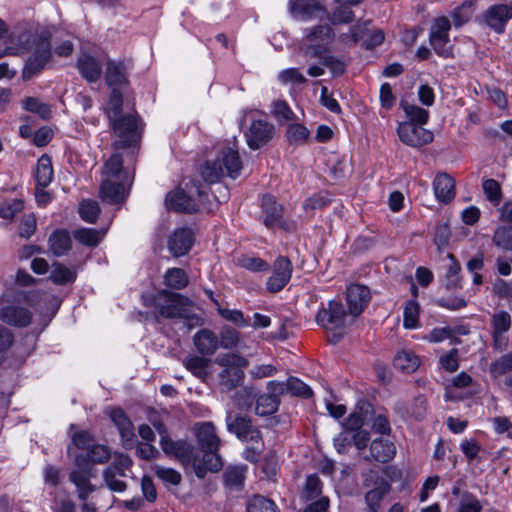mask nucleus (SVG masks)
Listing matches in <instances>:
<instances>
[{"mask_svg":"<svg viewBox=\"0 0 512 512\" xmlns=\"http://www.w3.org/2000/svg\"><path fill=\"white\" fill-rule=\"evenodd\" d=\"M123 96L119 89L113 88L104 107L113 135L116 148H128L135 145L140 138L138 120L133 113L123 114Z\"/></svg>","mask_w":512,"mask_h":512,"instance_id":"obj_1","label":"nucleus"},{"mask_svg":"<svg viewBox=\"0 0 512 512\" xmlns=\"http://www.w3.org/2000/svg\"><path fill=\"white\" fill-rule=\"evenodd\" d=\"M51 35L48 31H42L39 34L32 35L24 32L19 35V47L16 48L17 53L22 50H29L34 46L32 56L26 61L23 69L22 77L29 80L36 74L40 73L51 57Z\"/></svg>","mask_w":512,"mask_h":512,"instance_id":"obj_2","label":"nucleus"},{"mask_svg":"<svg viewBox=\"0 0 512 512\" xmlns=\"http://www.w3.org/2000/svg\"><path fill=\"white\" fill-rule=\"evenodd\" d=\"M143 304L153 309V316L158 322L160 318L178 319L183 315L185 306H190L192 302L179 293L163 289L155 294L144 296Z\"/></svg>","mask_w":512,"mask_h":512,"instance_id":"obj_3","label":"nucleus"},{"mask_svg":"<svg viewBox=\"0 0 512 512\" xmlns=\"http://www.w3.org/2000/svg\"><path fill=\"white\" fill-rule=\"evenodd\" d=\"M315 320L318 325L331 332L329 341L338 343L344 336L346 327L354 320L347 313L344 305L336 300H331L326 307H322Z\"/></svg>","mask_w":512,"mask_h":512,"instance_id":"obj_4","label":"nucleus"},{"mask_svg":"<svg viewBox=\"0 0 512 512\" xmlns=\"http://www.w3.org/2000/svg\"><path fill=\"white\" fill-rule=\"evenodd\" d=\"M334 38V30L329 25L306 28L299 43V51L308 59L321 58L329 51Z\"/></svg>","mask_w":512,"mask_h":512,"instance_id":"obj_5","label":"nucleus"},{"mask_svg":"<svg viewBox=\"0 0 512 512\" xmlns=\"http://www.w3.org/2000/svg\"><path fill=\"white\" fill-rule=\"evenodd\" d=\"M22 294L13 290L0 296V320L15 327H27L31 324L32 312L21 305Z\"/></svg>","mask_w":512,"mask_h":512,"instance_id":"obj_6","label":"nucleus"},{"mask_svg":"<svg viewBox=\"0 0 512 512\" xmlns=\"http://www.w3.org/2000/svg\"><path fill=\"white\" fill-rule=\"evenodd\" d=\"M215 363L223 369L219 373V384L225 391L235 389L244 379V369L249 362L246 358L237 354H223L215 359Z\"/></svg>","mask_w":512,"mask_h":512,"instance_id":"obj_7","label":"nucleus"},{"mask_svg":"<svg viewBox=\"0 0 512 512\" xmlns=\"http://www.w3.org/2000/svg\"><path fill=\"white\" fill-rule=\"evenodd\" d=\"M362 485L367 492L365 494V512H379L383 498L390 492L389 482L375 470L362 473Z\"/></svg>","mask_w":512,"mask_h":512,"instance_id":"obj_8","label":"nucleus"},{"mask_svg":"<svg viewBox=\"0 0 512 512\" xmlns=\"http://www.w3.org/2000/svg\"><path fill=\"white\" fill-rule=\"evenodd\" d=\"M74 464L75 468L69 473V481L75 485L78 499L86 501L96 490V486L91 483L95 469L82 454L75 457Z\"/></svg>","mask_w":512,"mask_h":512,"instance_id":"obj_9","label":"nucleus"},{"mask_svg":"<svg viewBox=\"0 0 512 512\" xmlns=\"http://www.w3.org/2000/svg\"><path fill=\"white\" fill-rule=\"evenodd\" d=\"M227 430L242 441L260 443L262 434L245 414L229 411L226 416Z\"/></svg>","mask_w":512,"mask_h":512,"instance_id":"obj_10","label":"nucleus"},{"mask_svg":"<svg viewBox=\"0 0 512 512\" xmlns=\"http://www.w3.org/2000/svg\"><path fill=\"white\" fill-rule=\"evenodd\" d=\"M451 23L447 17L435 19L431 30L429 41L435 52L441 57L452 56V46L450 45L449 31Z\"/></svg>","mask_w":512,"mask_h":512,"instance_id":"obj_11","label":"nucleus"},{"mask_svg":"<svg viewBox=\"0 0 512 512\" xmlns=\"http://www.w3.org/2000/svg\"><path fill=\"white\" fill-rule=\"evenodd\" d=\"M262 212L264 214L263 223L267 228L280 227L287 231H294V223H286L283 220V207L278 204L275 197L266 194L262 198Z\"/></svg>","mask_w":512,"mask_h":512,"instance_id":"obj_12","label":"nucleus"},{"mask_svg":"<svg viewBox=\"0 0 512 512\" xmlns=\"http://www.w3.org/2000/svg\"><path fill=\"white\" fill-rule=\"evenodd\" d=\"M400 140L414 148L424 146L433 140V133L412 122L400 123L397 129Z\"/></svg>","mask_w":512,"mask_h":512,"instance_id":"obj_13","label":"nucleus"},{"mask_svg":"<svg viewBox=\"0 0 512 512\" xmlns=\"http://www.w3.org/2000/svg\"><path fill=\"white\" fill-rule=\"evenodd\" d=\"M274 134L273 124L265 120H254L245 132V137L249 148L257 150L271 141Z\"/></svg>","mask_w":512,"mask_h":512,"instance_id":"obj_14","label":"nucleus"},{"mask_svg":"<svg viewBox=\"0 0 512 512\" xmlns=\"http://www.w3.org/2000/svg\"><path fill=\"white\" fill-rule=\"evenodd\" d=\"M160 446L168 456L175 457L183 465H191L196 449L185 440L174 441L169 436L161 437Z\"/></svg>","mask_w":512,"mask_h":512,"instance_id":"obj_15","label":"nucleus"},{"mask_svg":"<svg viewBox=\"0 0 512 512\" xmlns=\"http://www.w3.org/2000/svg\"><path fill=\"white\" fill-rule=\"evenodd\" d=\"M291 275V261L283 256L278 257L274 263L273 274L267 281V289L273 293L281 291L289 282Z\"/></svg>","mask_w":512,"mask_h":512,"instance_id":"obj_16","label":"nucleus"},{"mask_svg":"<svg viewBox=\"0 0 512 512\" xmlns=\"http://www.w3.org/2000/svg\"><path fill=\"white\" fill-rule=\"evenodd\" d=\"M129 67L121 60H108L104 72L105 83L108 87L123 88L129 84L128 80Z\"/></svg>","mask_w":512,"mask_h":512,"instance_id":"obj_17","label":"nucleus"},{"mask_svg":"<svg viewBox=\"0 0 512 512\" xmlns=\"http://www.w3.org/2000/svg\"><path fill=\"white\" fill-rule=\"evenodd\" d=\"M370 290L360 284H352L347 288V303L352 319L358 317L370 301Z\"/></svg>","mask_w":512,"mask_h":512,"instance_id":"obj_18","label":"nucleus"},{"mask_svg":"<svg viewBox=\"0 0 512 512\" xmlns=\"http://www.w3.org/2000/svg\"><path fill=\"white\" fill-rule=\"evenodd\" d=\"M110 418L118 428L122 445L125 449H131L135 444L134 426L126 413L121 408H113L110 410Z\"/></svg>","mask_w":512,"mask_h":512,"instance_id":"obj_19","label":"nucleus"},{"mask_svg":"<svg viewBox=\"0 0 512 512\" xmlns=\"http://www.w3.org/2000/svg\"><path fill=\"white\" fill-rule=\"evenodd\" d=\"M191 466L196 476L203 478L206 476L207 472H218L222 468L223 462L218 451L203 452L202 459L199 458L198 452L196 451Z\"/></svg>","mask_w":512,"mask_h":512,"instance_id":"obj_20","label":"nucleus"},{"mask_svg":"<svg viewBox=\"0 0 512 512\" xmlns=\"http://www.w3.org/2000/svg\"><path fill=\"white\" fill-rule=\"evenodd\" d=\"M194 236L191 229H176L168 240V249L174 257L187 254L192 248Z\"/></svg>","mask_w":512,"mask_h":512,"instance_id":"obj_21","label":"nucleus"},{"mask_svg":"<svg viewBox=\"0 0 512 512\" xmlns=\"http://www.w3.org/2000/svg\"><path fill=\"white\" fill-rule=\"evenodd\" d=\"M491 324L493 328V342L495 348L503 350L507 345L504 334L511 327V317L506 311H499L492 315Z\"/></svg>","mask_w":512,"mask_h":512,"instance_id":"obj_22","label":"nucleus"},{"mask_svg":"<svg viewBox=\"0 0 512 512\" xmlns=\"http://www.w3.org/2000/svg\"><path fill=\"white\" fill-rule=\"evenodd\" d=\"M512 18V5L499 4L490 7L485 14L486 23L497 33H502Z\"/></svg>","mask_w":512,"mask_h":512,"instance_id":"obj_23","label":"nucleus"},{"mask_svg":"<svg viewBox=\"0 0 512 512\" xmlns=\"http://www.w3.org/2000/svg\"><path fill=\"white\" fill-rule=\"evenodd\" d=\"M166 205L169 209L182 213H193L198 211V204L187 192L177 189L166 197Z\"/></svg>","mask_w":512,"mask_h":512,"instance_id":"obj_24","label":"nucleus"},{"mask_svg":"<svg viewBox=\"0 0 512 512\" xmlns=\"http://www.w3.org/2000/svg\"><path fill=\"white\" fill-rule=\"evenodd\" d=\"M290 12L302 20L322 18L323 7L316 0H289Z\"/></svg>","mask_w":512,"mask_h":512,"instance_id":"obj_25","label":"nucleus"},{"mask_svg":"<svg viewBox=\"0 0 512 512\" xmlns=\"http://www.w3.org/2000/svg\"><path fill=\"white\" fill-rule=\"evenodd\" d=\"M196 437L202 452L218 451L220 446V439L216 435L215 427L212 423H202L197 428Z\"/></svg>","mask_w":512,"mask_h":512,"instance_id":"obj_26","label":"nucleus"},{"mask_svg":"<svg viewBox=\"0 0 512 512\" xmlns=\"http://www.w3.org/2000/svg\"><path fill=\"white\" fill-rule=\"evenodd\" d=\"M124 179L103 178L100 186V194L103 200L110 203H119L125 198Z\"/></svg>","mask_w":512,"mask_h":512,"instance_id":"obj_27","label":"nucleus"},{"mask_svg":"<svg viewBox=\"0 0 512 512\" xmlns=\"http://www.w3.org/2000/svg\"><path fill=\"white\" fill-rule=\"evenodd\" d=\"M196 350L203 356L213 355L219 347L217 335L209 329L199 330L193 337Z\"/></svg>","mask_w":512,"mask_h":512,"instance_id":"obj_28","label":"nucleus"},{"mask_svg":"<svg viewBox=\"0 0 512 512\" xmlns=\"http://www.w3.org/2000/svg\"><path fill=\"white\" fill-rule=\"evenodd\" d=\"M433 188L436 198L442 203H448L455 197V181L447 173L435 177Z\"/></svg>","mask_w":512,"mask_h":512,"instance_id":"obj_29","label":"nucleus"},{"mask_svg":"<svg viewBox=\"0 0 512 512\" xmlns=\"http://www.w3.org/2000/svg\"><path fill=\"white\" fill-rule=\"evenodd\" d=\"M77 67L82 77L90 83L98 81L101 77L102 64L90 55L84 54L79 57Z\"/></svg>","mask_w":512,"mask_h":512,"instance_id":"obj_30","label":"nucleus"},{"mask_svg":"<svg viewBox=\"0 0 512 512\" xmlns=\"http://www.w3.org/2000/svg\"><path fill=\"white\" fill-rule=\"evenodd\" d=\"M395 455V446L392 442L383 439H374L370 444V456L364 457L365 460H375L386 463Z\"/></svg>","mask_w":512,"mask_h":512,"instance_id":"obj_31","label":"nucleus"},{"mask_svg":"<svg viewBox=\"0 0 512 512\" xmlns=\"http://www.w3.org/2000/svg\"><path fill=\"white\" fill-rule=\"evenodd\" d=\"M224 168V173L231 177L236 178L242 169V162L237 150L226 148L222 152V158L219 159Z\"/></svg>","mask_w":512,"mask_h":512,"instance_id":"obj_32","label":"nucleus"},{"mask_svg":"<svg viewBox=\"0 0 512 512\" xmlns=\"http://www.w3.org/2000/svg\"><path fill=\"white\" fill-rule=\"evenodd\" d=\"M53 178V168H52V162L50 157L43 155L39 158L37 167H36V173H35V179L36 184L38 187L45 188L47 187Z\"/></svg>","mask_w":512,"mask_h":512,"instance_id":"obj_33","label":"nucleus"},{"mask_svg":"<svg viewBox=\"0 0 512 512\" xmlns=\"http://www.w3.org/2000/svg\"><path fill=\"white\" fill-rule=\"evenodd\" d=\"M210 359L197 355H189L183 360V365L197 378L204 380L207 375V368L210 364Z\"/></svg>","mask_w":512,"mask_h":512,"instance_id":"obj_34","label":"nucleus"},{"mask_svg":"<svg viewBox=\"0 0 512 512\" xmlns=\"http://www.w3.org/2000/svg\"><path fill=\"white\" fill-rule=\"evenodd\" d=\"M247 466L235 465L226 469L223 474L224 484L233 489H241L244 484Z\"/></svg>","mask_w":512,"mask_h":512,"instance_id":"obj_35","label":"nucleus"},{"mask_svg":"<svg viewBox=\"0 0 512 512\" xmlns=\"http://www.w3.org/2000/svg\"><path fill=\"white\" fill-rule=\"evenodd\" d=\"M49 246L55 256L65 255L71 249V238L65 231H56L49 238Z\"/></svg>","mask_w":512,"mask_h":512,"instance_id":"obj_36","label":"nucleus"},{"mask_svg":"<svg viewBox=\"0 0 512 512\" xmlns=\"http://www.w3.org/2000/svg\"><path fill=\"white\" fill-rule=\"evenodd\" d=\"M189 283L187 273L181 268H169L164 274V284L175 290L185 288Z\"/></svg>","mask_w":512,"mask_h":512,"instance_id":"obj_37","label":"nucleus"},{"mask_svg":"<svg viewBox=\"0 0 512 512\" xmlns=\"http://www.w3.org/2000/svg\"><path fill=\"white\" fill-rule=\"evenodd\" d=\"M420 360L418 356L408 350L399 352L394 358V366L406 373L414 372L419 366Z\"/></svg>","mask_w":512,"mask_h":512,"instance_id":"obj_38","label":"nucleus"},{"mask_svg":"<svg viewBox=\"0 0 512 512\" xmlns=\"http://www.w3.org/2000/svg\"><path fill=\"white\" fill-rule=\"evenodd\" d=\"M103 480L105 485L112 492L122 493L127 489V484L123 480L122 477H125L126 474L122 472H114L112 469H104L103 470Z\"/></svg>","mask_w":512,"mask_h":512,"instance_id":"obj_39","label":"nucleus"},{"mask_svg":"<svg viewBox=\"0 0 512 512\" xmlns=\"http://www.w3.org/2000/svg\"><path fill=\"white\" fill-rule=\"evenodd\" d=\"M76 278V271L69 269L68 267L54 263L49 279L55 284L64 285L69 282H73Z\"/></svg>","mask_w":512,"mask_h":512,"instance_id":"obj_40","label":"nucleus"},{"mask_svg":"<svg viewBox=\"0 0 512 512\" xmlns=\"http://www.w3.org/2000/svg\"><path fill=\"white\" fill-rule=\"evenodd\" d=\"M247 512H279V509L271 499L254 495L247 503Z\"/></svg>","mask_w":512,"mask_h":512,"instance_id":"obj_41","label":"nucleus"},{"mask_svg":"<svg viewBox=\"0 0 512 512\" xmlns=\"http://www.w3.org/2000/svg\"><path fill=\"white\" fill-rule=\"evenodd\" d=\"M124 179L123 160L121 155L113 154L103 167V178Z\"/></svg>","mask_w":512,"mask_h":512,"instance_id":"obj_42","label":"nucleus"},{"mask_svg":"<svg viewBox=\"0 0 512 512\" xmlns=\"http://www.w3.org/2000/svg\"><path fill=\"white\" fill-rule=\"evenodd\" d=\"M279 406V398L274 395H261L256 400L255 412L260 416L271 415L277 411Z\"/></svg>","mask_w":512,"mask_h":512,"instance_id":"obj_43","label":"nucleus"},{"mask_svg":"<svg viewBox=\"0 0 512 512\" xmlns=\"http://www.w3.org/2000/svg\"><path fill=\"white\" fill-rule=\"evenodd\" d=\"M103 232L91 229L81 228L73 232L74 238L83 245L96 246L103 237Z\"/></svg>","mask_w":512,"mask_h":512,"instance_id":"obj_44","label":"nucleus"},{"mask_svg":"<svg viewBox=\"0 0 512 512\" xmlns=\"http://www.w3.org/2000/svg\"><path fill=\"white\" fill-rule=\"evenodd\" d=\"M447 257L450 260V264L445 275V285L447 289L453 290L460 286L459 272L461 266L453 254H448Z\"/></svg>","mask_w":512,"mask_h":512,"instance_id":"obj_45","label":"nucleus"},{"mask_svg":"<svg viewBox=\"0 0 512 512\" xmlns=\"http://www.w3.org/2000/svg\"><path fill=\"white\" fill-rule=\"evenodd\" d=\"M87 462L94 464H103L106 463L110 457L111 453L107 446L95 444L88 447L87 454L83 455Z\"/></svg>","mask_w":512,"mask_h":512,"instance_id":"obj_46","label":"nucleus"},{"mask_svg":"<svg viewBox=\"0 0 512 512\" xmlns=\"http://www.w3.org/2000/svg\"><path fill=\"white\" fill-rule=\"evenodd\" d=\"M224 174V168L219 159L207 161L201 170L203 179L208 183L217 182Z\"/></svg>","mask_w":512,"mask_h":512,"instance_id":"obj_47","label":"nucleus"},{"mask_svg":"<svg viewBox=\"0 0 512 512\" xmlns=\"http://www.w3.org/2000/svg\"><path fill=\"white\" fill-rule=\"evenodd\" d=\"M401 107L409 118L408 122H412L420 126L427 123L429 112L426 109L408 103H401Z\"/></svg>","mask_w":512,"mask_h":512,"instance_id":"obj_48","label":"nucleus"},{"mask_svg":"<svg viewBox=\"0 0 512 512\" xmlns=\"http://www.w3.org/2000/svg\"><path fill=\"white\" fill-rule=\"evenodd\" d=\"M309 130L301 124H291L287 129V140L292 145H303L309 138Z\"/></svg>","mask_w":512,"mask_h":512,"instance_id":"obj_49","label":"nucleus"},{"mask_svg":"<svg viewBox=\"0 0 512 512\" xmlns=\"http://www.w3.org/2000/svg\"><path fill=\"white\" fill-rule=\"evenodd\" d=\"M493 243L505 251L512 250V227H498L493 235Z\"/></svg>","mask_w":512,"mask_h":512,"instance_id":"obj_50","label":"nucleus"},{"mask_svg":"<svg viewBox=\"0 0 512 512\" xmlns=\"http://www.w3.org/2000/svg\"><path fill=\"white\" fill-rule=\"evenodd\" d=\"M78 210L80 217L89 223H95L100 213L99 204L93 200H83Z\"/></svg>","mask_w":512,"mask_h":512,"instance_id":"obj_51","label":"nucleus"},{"mask_svg":"<svg viewBox=\"0 0 512 512\" xmlns=\"http://www.w3.org/2000/svg\"><path fill=\"white\" fill-rule=\"evenodd\" d=\"M320 59L323 66L327 67L333 76H341L345 73L347 63L343 58L324 54Z\"/></svg>","mask_w":512,"mask_h":512,"instance_id":"obj_52","label":"nucleus"},{"mask_svg":"<svg viewBox=\"0 0 512 512\" xmlns=\"http://www.w3.org/2000/svg\"><path fill=\"white\" fill-rule=\"evenodd\" d=\"M330 202L331 199L329 193L321 191L307 198L303 203V208L305 211L322 209L329 205Z\"/></svg>","mask_w":512,"mask_h":512,"instance_id":"obj_53","label":"nucleus"},{"mask_svg":"<svg viewBox=\"0 0 512 512\" xmlns=\"http://www.w3.org/2000/svg\"><path fill=\"white\" fill-rule=\"evenodd\" d=\"M419 320V305L416 301L409 300L406 302L404 308V327L405 328H415L418 324Z\"/></svg>","mask_w":512,"mask_h":512,"instance_id":"obj_54","label":"nucleus"},{"mask_svg":"<svg viewBox=\"0 0 512 512\" xmlns=\"http://www.w3.org/2000/svg\"><path fill=\"white\" fill-rule=\"evenodd\" d=\"M482 187L487 199L494 205H499L502 199L500 184L494 179H486Z\"/></svg>","mask_w":512,"mask_h":512,"instance_id":"obj_55","label":"nucleus"},{"mask_svg":"<svg viewBox=\"0 0 512 512\" xmlns=\"http://www.w3.org/2000/svg\"><path fill=\"white\" fill-rule=\"evenodd\" d=\"M481 510L480 501L474 494L468 491L461 494L458 512H481Z\"/></svg>","mask_w":512,"mask_h":512,"instance_id":"obj_56","label":"nucleus"},{"mask_svg":"<svg viewBox=\"0 0 512 512\" xmlns=\"http://www.w3.org/2000/svg\"><path fill=\"white\" fill-rule=\"evenodd\" d=\"M256 392L253 387H244L238 390L234 396L236 405L241 409H248L252 406Z\"/></svg>","mask_w":512,"mask_h":512,"instance_id":"obj_57","label":"nucleus"},{"mask_svg":"<svg viewBox=\"0 0 512 512\" xmlns=\"http://www.w3.org/2000/svg\"><path fill=\"white\" fill-rule=\"evenodd\" d=\"M24 107L27 111L36 113L43 119H48L51 115L50 107L33 97L24 100Z\"/></svg>","mask_w":512,"mask_h":512,"instance_id":"obj_58","label":"nucleus"},{"mask_svg":"<svg viewBox=\"0 0 512 512\" xmlns=\"http://www.w3.org/2000/svg\"><path fill=\"white\" fill-rule=\"evenodd\" d=\"M512 370V353L501 356L490 365V372L493 377L501 376Z\"/></svg>","mask_w":512,"mask_h":512,"instance_id":"obj_59","label":"nucleus"},{"mask_svg":"<svg viewBox=\"0 0 512 512\" xmlns=\"http://www.w3.org/2000/svg\"><path fill=\"white\" fill-rule=\"evenodd\" d=\"M287 392H290L292 395L301 396L304 398L312 396V390L310 387L295 377L288 378Z\"/></svg>","mask_w":512,"mask_h":512,"instance_id":"obj_60","label":"nucleus"},{"mask_svg":"<svg viewBox=\"0 0 512 512\" xmlns=\"http://www.w3.org/2000/svg\"><path fill=\"white\" fill-rule=\"evenodd\" d=\"M155 474L159 479L171 485H178L182 479L181 474L175 469L162 466L155 467Z\"/></svg>","mask_w":512,"mask_h":512,"instance_id":"obj_61","label":"nucleus"},{"mask_svg":"<svg viewBox=\"0 0 512 512\" xmlns=\"http://www.w3.org/2000/svg\"><path fill=\"white\" fill-rule=\"evenodd\" d=\"M278 79L283 84H303L307 81L297 68H288L279 73Z\"/></svg>","mask_w":512,"mask_h":512,"instance_id":"obj_62","label":"nucleus"},{"mask_svg":"<svg viewBox=\"0 0 512 512\" xmlns=\"http://www.w3.org/2000/svg\"><path fill=\"white\" fill-rule=\"evenodd\" d=\"M240 340L239 332L233 328H224L221 331L219 345L224 349L234 348Z\"/></svg>","mask_w":512,"mask_h":512,"instance_id":"obj_63","label":"nucleus"},{"mask_svg":"<svg viewBox=\"0 0 512 512\" xmlns=\"http://www.w3.org/2000/svg\"><path fill=\"white\" fill-rule=\"evenodd\" d=\"M321 494V481L316 475H309L306 479L303 497L312 500Z\"/></svg>","mask_w":512,"mask_h":512,"instance_id":"obj_64","label":"nucleus"}]
</instances>
